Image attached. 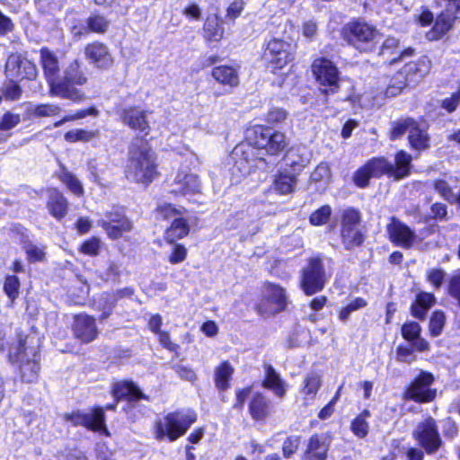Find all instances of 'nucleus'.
<instances>
[{
  "instance_id": "obj_1",
  "label": "nucleus",
  "mask_w": 460,
  "mask_h": 460,
  "mask_svg": "<svg viewBox=\"0 0 460 460\" xmlns=\"http://www.w3.org/2000/svg\"><path fill=\"white\" fill-rule=\"evenodd\" d=\"M39 52L49 94L76 103L84 101L86 96L81 88L88 84L89 77L82 61L79 58L72 59L60 73L58 58L52 50L42 47Z\"/></svg>"
},
{
  "instance_id": "obj_2",
  "label": "nucleus",
  "mask_w": 460,
  "mask_h": 460,
  "mask_svg": "<svg viewBox=\"0 0 460 460\" xmlns=\"http://www.w3.org/2000/svg\"><path fill=\"white\" fill-rule=\"evenodd\" d=\"M125 175L146 188L160 176L157 156L148 140L129 145Z\"/></svg>"
},
{
  "instance_id": "obj_3",
  "label": "nucleus",
  "mask_w": 460,
  "mask_h": 460,
  "mask_svg": "<svg viewBox=\"0 0 460 460\" xmlns=\"http://www.w3.org/2000/svg\"><path fill=\"white\" fill-rule=\"evenodd\" d=\"M198 418L197 411L190 407L177 408L165 412L154 421L153 438L159 442H175L185 436Z\"/></svg>"
},
{
  "instance_id": "obj_4",
  "label": "nucleus",
  "mask_w": 460,
  "mask_h": 460,
  "mask_svg": "<svg viewBox=\"0 0 460 460\" xmlns=\"http://www.w3.org/2000/svg\"><path fill=\"white\" fill-rule=\"evenodd\" d=\"M245 140L258 151H263V156L267 159L287 155L289 151V139L287 135L263 124H254L247 128Z\"/></svg>"
},
{
  "instance_id": "obj_5",
  "label": "nucleus",
  "mask_w": 460,
  "mask_h": 460,
  "mask_svg": "<svg viewBox=\"0 0 460 460\" xmlns=\"http://www.w3.org/2000/svg\"><path fill=\"white\" fill-rule=\"evenodd\" d=\"M378 29L362 18H352L340 30L341 39L361 54L375 52Z\"/></svg>"
},
{
  "instance_id": "obj_6",
  "label": "nucleus",
  "mask_w": 460,
  "mask_h": 460,
  "mask_svg": "<svg viewBox=\"0 0 460 460\" xmlns=\"http://www.w3.org/2000/svg\"><path fill=\"white\" fill-rule=\"evenodd\" d=\"M296 45L280 38L273 37L264 45L261 58L266 70L278 74L296 60Z\"/></svg>"
},
{
  "instance_id": "obj_7",
  "label": "nucleus",
  "mask_w": 460,
  "mask_h": 460,
  "mask_svg": "<svg viewBox=\"0 0 460 460\" xmlns=\"http://www.w3.org/2000/svg\"><path fill=\"white\" fill-rule=\"evenodd\" d=\"M328 279L323 255L316 253L308 257L300 269L298 288L304 295L312 296L324 289Z\"/></svg>"
},
{
  "instance_id": "obj_8",
  "label": "nucleus",
  "mask_w": 460,
  "mask_h": 460,
  "mask_svg": "<svg viewBox=\"0 0 460 460\" xmlns=\"http://www.w3.org/2000/svg\"><path fill=\"white\" fill-rule=\"evenodd\" d=\"M314 82L319 86L320 94L327 102L331 95L341 90V73L337 65L326 57L315 58L310 66Z\"/></svg>"
},
{
  "instance_id": "obj_9",
  "label": "nucleus",
  "mask_w": 460,
  "mask_h": 460,
  "mask_svg": "<svg viewBox=\"0 0 460 460\" xmlns=\"http://www.w3.org/2000/svg\"><path fill=\"white\" fill-rule=\"evenodd\" d=\"M233 159V172L247 176L256 170L267 171L270 167L268 159L259 155L255 146L244 139L237 144L231 152Z\"/></svg>"
},
{
  "instance_id": "obj_10",
  "label": "nucleus",
  "mask_w": 460,
  "mask_h": 460,
  "mask_svg": "<svg viewBox=\"0 0 460 460\" xmlns=\"http://www.w3.org/2000/svg\"><path fill=\"white\" fill-rule=\"evenodd\" d=\"M262 290L264 295L253 305V310L259 316L267 318L287 310L288 297L284 287L267 280L262 283Z\"/></svg>"
},
{
  "instance_id": "obj_11",
  "label": "nucleus",
  "mask_w": 460,
  "mask_h": 460,
  "mask_svg": "<svg viewBox=\"0 0 460 460\" xmlns=\"http://www.w3.org/2000/svg\"><path fill=\"white\" fill-rule=\"evenodd\" d=\"M434 383L435 376L431 372L420 370L405 385L402 396L405 401L419 404L430 403L436 400L438 395L437 389L433 387Z\"/></svg>"
},
{
  "instance_id": "obj_12",
  "label": "nucleus",
  "mask_w": 460,
  "mask_h": 460,
  "mask_svg": "<svg viewBox=\"0 0 460 460\" xmlns=\"http://www.w3.org/2000/svg\"><path fill=\"white\" fill-rule=\"evenodd\" d=\"M62 420L73 427H83L89 431L110 435L106 425V414H103L101 405H93L89 412H84L80 409H73L62 415Z\"/></svg>"
},
{
  "instance_id": "obj_13",
  "label": "nucleus",
  "mask_w": 460,
  "mask_h": 460,
  "mask_svg": "<svg viewBox=\"0 0 460 460\" xmlns=\"http://www.w3.org/2000/svg\"><path fill=\"white\" fill-rule=\"evenodd\" d=\"M116 113L121 124L136 134L138 142L148 140L147 137L152 131L148 111L139 105H128L119 108Z\"/></svg>"
},
{
  "instance_id": "obj_14",
  "label": "nucleus",
  "mask_w": 460,
  "mask_h": 460,
  "mask_svg": "<svg viewBox=\"0 0 460 460\" xmlns=\"http://www.w3.org/2000/svg\"><path fill=\"white\" fill-rule=\"evenodd\" d=\"M412 438L428 456H432L444 447L436 420L429 416L419 422L412 431Z\"/></svg>"
},
{
  "instance_id": "obj_15",
  "label": "nucleus",
  "mask_w": 460,
  "mask_h": 460,
  "mask_svg": "<svg viewBox=\"0 0 460 460\" xmlns=\"http://www.w3.org/2000/svg\"><path fill=\"white\" fill-rule=\"evenodd\" d=\"M110 394L116 402H124L122 411L129 413L140 401H150V396L145 394L132 379H119L112 383Z\"/></svg>"
},
{
  "instance_id": "obj_16",
  "label": "nucleus",
  "mask_w": 460,
  "mask_h": 460,
  "mask_svg": "<svg viewBox=\"0 0 460 460\" xmlns=\"http://www.w3.org/2000/svg\"><path fill=\"white\" fill-rule=\"evenodd\" d=\"M98 226L112 241L119 240L125 233L133 229V222L128 217L122 207H113L106 211L103 217L98 221Z\"/></svg>"
},
{
  "instance_id": "obj_17",
  "label": "nucleus",
  "mask_w": 460,
  "mask_h": 460,
  "mask_svg": "<svg viewBox=\"0 0 460 460\" xmlns=\"http://www.w3.org/2000/svg\"><path fill=\"white\" fill-rule=\"evenodd\" d=\"M84 58L98 70L107 71L114 66V57L109 46L99 40H92L84 47Z\"/></svg>"
},
{
  "instance_id": "obj_18",
  "label": "nucleus",
  "mask_w": 460,
  "mask_h": 460,
  "mask_svg": "<svg viewBox=\"0 0 460 460\" xmlns=\"http://www.w3.org/2000/svg\"><path fill=\"white\" fill-rule=\"evenodd\" d=\"M375 51L382 64L386 66L394 65L414 54V49L411 47L400 49V40L394 36H387Z\"/></svg>"
},
{
  "instance_id": "obj_19",
  "label": "nucleus",
  "mask_w": 460,
  "mask_h": 460,
  "mask_svg": "<svg viewBox=\"0 0 460 460\" xmlns=\"http://www.w3.org/2000/svg\"><path fill=\"white\" fill-rule=\"evenodd\" d=\"M386 233L390 242L395 246L410 249L416 243L415 232L395 217H390V222L386 225Z\"/></svg>"
},
{
  "instance_id": "obj_20",
  "label": "nucleus",
  "mask_w": 460,
  "mask_h": 460,
  "mask_svg": "<svg viewBox=\"0 0 460 460\" xmlns=\"http://www.w3.org/2000/svg\"><path fill=\"white\" fill-rule=\"evenodd\" d=\"M248 413L251 419L259 423H265L274 413V403L261 391L252 394L247 402Z\"/></svg>"
},
{
  "instance_id": "obj_21",
  "label": "nucleus",
  "mask_w": 460,
  "mask_h": 460,
  "mask_svg": "<svg viewBox=\"0 0 460 460\" xmlns=\"http://www.w3.org/2000/svg\"><path fill=\"white\" fill-rule=\"evenodd\" d=\"M72 332L74 337L83 343L92 342L99 334L95 318L86 313L74 315Z\"/></svg>"
},
{
  "instance_id": "obj_22",
  "label": "nucleus",
  "mask_w": 460,
  "mask_h": 460,
  "mask_svg": "<svg viewBox=\"0 0 460 460\" xmlns=\"http://www.w3.org/2000/svg\"><path fill=\"white\" fill-rule=\"evenodd\" d=\"M331 442L323 434L314 433L307 439L301 460H327Z\"/></svg>"
},
{
  "instance_id": "obj_23",
  "label": "nucleus",
  "mask_w": 460,
  "mask_h": 460,
  "mask_svg": "<svg viewBox=\"0 0 460 460\" xmlns=\"http://www.w3.org/2000/svg\"><path fill=\"white\" fill-rule=\"evenodd\" d=\"M48 198L46 208L49 216L57 221H62L68 214L69 201L65 194L58 188H49L47 190Z\"/></svg>"
},
{
  "instance_id": "obj_24",
  "label": "nucleus",
  "mask_w": 460,
  "mask_h": 460,
  "mask_svg": "<svg viewBox=\"0 0 460 460\" xmlns=\"http://www.w3.org/2000/svg\"><path fill=\"white\" fill-rule=\"evenodd\" d=\"M201 36L207 45L217 44L225 38L221 17L217 13L207 15L201 28Z\"/></svg>"
},
{
  "instance_id": "obj_25",
  "label": "nucleus",
  "mask_w": 460,
  "mask_h": 460,
  "mask_svg": "<svg viewBox=\"0 0 460 460\" xmlns=\"http://www.w3.org/2000/svg\"><path fill=\"white\" fill-rule=\"evenodd\" d=\"M212 78L221 86L230 90L240 84V73L238 65H218L211 69Z\"/></svg>"
},
{
  "instance_id": "obj_26",
  "label": "nucleus",
  "mask_w": 460,
  "mask_h": 460,
  "mask_svg": "<svg viewBox=\"0 0 460 460\" xmlns=\"http://www.w3.org/2000/svg\"><path fill=\"white\" fill-rule=\"evenodd\" d=\"M421 325L415 321H407L401 326V335L404 341L413 344L418 352L428 351L430 349L429 343L421 337Z\"/></svg>"
},
{
  "instance_id": "obj_27",
  "label": "nucleus",
  "mask_w": 460,
  "mask_h": 460,
  "mask_svg": "<svg viewBox=\"0 0 460 460\" xmlns=\"http://www.w3.org/2000/svg\"><path fill=\"white\" fill-rule=\"evenodd\" d=\"M263 368L264 376L261 380V385L264 389L273 392L278 398L282 399L288 391L287 383L281 378L280 375L272 365L265 364Z\"/></svg>"
},
{
  "instance_id": "obj_28",
  "label": "nucleus",
  "mask_w": 460,
  "mask_h": 460,
  "mask_svg": "<svg viewBox=\"0 0 460 460\" xmlns=\"http://www.w3.org/2000/svg\"><path fill=\"white\" fill-rule=\"evenodd\" d=\"M418 71L417 64L414 62L407 63L402 68L398 70L391 78L387 86V92L392 95L399 94L413 81L411 75Z\"/></svg>"
},
{
  "instance_id": "obj_29",
  "label": "nucleus",
  "mask_w": 460,
  "mask_h": 460,
  "mask_svg": "<svg viewBox=\"0 0 460 460\" xmlns=\"http://www.w3.org/2000/svg\"><path fill=\"white\" fill-rule=\"evenodd\" d=\"M459 16L449 13L446 8L438 14L435 22L429 31L428 38L430 40H438L442 39L453 27Z\"/></svg>"
},
{
  "instance_id": "obj_30",
  "label": "nucleus",
  "mask_w": 460,
  "mask_h": 460,
  "mask_svg": "<svg viewBox=\"0 0 460 460\" xmlns=\"http://www.w3.org/2000/svg\"><path fill=\"white\" fill-rule=\"evenodd\" d=\"M436 297L434 294L420 291L411 304L410 313L414 318L424 321L428 311L435 305Z\"/></svg>"
},
{
  "instance_id": "obj_31",
  "label": "nucleus",
  "mask_w": 460,
  "mask_h": 460,
  "mask_svg": "<svg viewBox=\"0 0 460 460\" xmlns=\"http://www.w3.org/2000/svg\"><path fill=\"white\" fill-rule=\"evenodd\" d=\"M22 66L24 68V75L22 76V78H25L27 80H34L38 74L36 65L29 60L24 61V58L17 52L11 53L8 56L4 66L5 75L8 76V71L10 67L13 70L18 71L21 69Z\"/></svg>"
},
{
  "instance_id": "obj_32",
  "label": "nucleus",
  "mask_w": 460,
  "mask_h": 460,
  "mask_svg": "<svg viewBox=\"0 0 460 460\" xmlns=\"http://www.w3.org/2000/svg\"><path fill=\"white\" fill-rule=\"evenodd\" d=\"M411 155L405 150H399L394 155V164L390 162L391 175L395 181L408 177L411 173Z\"/></svg>"
},
{
  "instance_id": "obj_33",
  "label": "nucleus",
  "mask_w": 460,
  "mask_h": 460,
  "mask_svg": "<svg viewBox=\"0 0 460 460\" xmlns=\"http://www.w3.org/2000/svg\"><path fill=\"white\" fill-rule=\"evenodd\" d=\"M85 22L84 28H80L74 32L75 38H81L89 33L104 34L109 28V21L100 13H92L86 18Z\"/></svg>"
},
{
  "instance_id": "obj_34",
  "label": "nucleus",
  "mask_w": 460,
  "mask_h": 460,
  "mask_svg": "<svg viewBox=\"0 0 460 460\" xmlns=\"http://www.w3.org/2000/svg\"><path fill=\"white\" fill-rule=\"evenodd\" d=\"M190 228L189 222L182 217H175L165 229L164 239L167 243H174L178 240L183 239L190 234Z\"/></svg>"
},
{
  "instance_id": "obj_35",
  "label": "nucleus",
  "mask_w": 460,
  "mask_h": 460,
  "mask_svg": "<svg viewBox=\"0 0 460 460\" xmlns=\"http://www.w3.org/2000/svg\"><path fill=\"white\" fill-rule=\"evenodd\" d=\"M234 368L228 360L221 361L215 368L214 383L218 392L223 393L231 386Z\"/></svg>"
},
{
  "instance_id": "obj_36",
  "label": "nucleus",
  "mask_w": 460,
  "mask_h": 460,
  "mask_svg": "<svg viewBox=\"0 0 460 460\" xmlns=\"http://www.w3.org/2000/svg\"><path fill=\"white\" fill-rule=\"evenodd\" d=\"M340 237L348 251L362 246L366 240V234L358 227H340Z\"/></svg>"
},
{
  "instance_id": "obj_37",
  "label": "nucleus",
  "mask_w": 460,
  "mask_h": 460,
  "mask_svg": "<svg viewBox=\"0 0 460 460\" xmlns=\"http://www.w3.org/2000/svg\"><path fill=\"white\" fill-rule=\"evenodd\" d=\"M40 369V356L38 354H34L32 359L20 360L18 371L21 381L23 383H33L37 381Z\"/></svg>"
},
{
  "instance_id": "obj_38",
  "label": "nucleus",
  "mask_w": 460,
  "mask_h": 460,
  "mask_svg": "<svg viewBox=\"0 0 460 460\" xmlns=\"http://www.w3.org/2000/svg\"><path fill=\"white\" fill-rule=\"evenodd\" d=\"M22 122L19 113L7 111L0 117V145L6 143L13 136L12 130Z\"/></svg>"
},
{
  "instance_id": "obj_39",
  "label": "nucleus",
  "mask_w": 460,
  "mask_h": 460,
  "mask_svg": "<svg viewBox=\"0 0 460 460\" xmlns=\"http://www.w3.org/2000/svg\"><path fill=\"white\" fill-rule=\"evenodd\" d=\"M370 416V411L364 409L351 420L349 429L356 438L363 439L367 437L370 428L367 420Z\"/></svg>"
},
{
  "instance_id": "obj_40",
  "label": "nucleus",
  "mask_w": 460,
  "mask_h": 460,
  "mask_svg": "<svg viewBox=\"0 0 460 460\" xmlns=\"http://www.w3.org/2000/svg\"><path fill=\"white\" fill-rule=\"evenodd\" d=\"M368 171L375 179H380L383 176L392 178L390 161L385 156H374L365 162Z\"/></svg>"
},
{
  "instance_id": "obj_41",
  "label": "nucleus",
  "mask_w": 460,
  "mask_h": 460,
  "mask_svg": "<svg viewBox=\"0 0 460 460\" xmlns=\"http://www.w3.org/2000/svg\"><path fill=\"white\" fill-rule=\"evenodd\" d=\"M117 306L113 294L110 291H104L100 294L98 303H93V308L95 311L101 312L99 315V321L102 322L108 319L114 312Z\"/></svg>"
},
{
  "instance_id": "obj_42",
  "label": "nucleus",
  "mask_w": 460,
  "mask_h": 460,
  "mask_svg": "<svg viewBox=\"0 0 460 460\" xmlns=\"http://www.w3.org/2000/svg\"><path fill=\"white\" fill-rule=\"evenodd\" d=\"M429 134L420 128L419 122H416V126H413L409 132L408 141L410 146L417 151H422L429 149L430 146Z\"/></svg>"
},
{
  "instance_id": "obj_43",
  "label": "nucleus",
  "mask_w": 460,
  "mask_h": 460,
  "mask_svg": "<svg viewBox=\"0 0 460 460\" xmlns=\"http://www.w3.org/2000/svg\"><path fill=\"white\" fill-rule=\"evenodd\" d=\"M58 180L66 187V189L76 197H82L84 194V187L77 177L69 172L65 166L57 174Z\"/></svg>"
},
{
  "instance_id": "obj_44",
  "label": "nucleus",
  "mask_w": 460,
  "mask_h": 460,
  "mask_svg": "<svg viewBox=\"0 0 460 460\" xmlns=\"http://www.w3.org/2000/svg\"><path fill=\"white\" fill-rule=\"evenodd\" d=\"M417 120L412 117L400 118L391 122V128L388 132V137L391 141L401 138L407 130L411 131L413 126H416Z\"/></svg>"
},
{
  "instance_id": "obj_45",
  "label": "nucleus",
  "mask_w": 460,
  "mask_h": 460,
  "mask_svg": "<svg viewBox=\"0 0 460 460\" xmlns=\"http://www.w3.org/2000/svg\"><path fill=\"white\" fill-rule=\"evenodd\" d=\"M322 385L321 376L316 372L308 373L303 381L301 394L305 399H314Z\"/></svg>"
},
{
  "instance_id": "obj_46",
  "label": "nucleus",
  "mask_w": 460,
  "mask_h": 460,
  "mask_svg": "<svg viewBox=\"0 0 460 460\" xmlns=\"http://www.w3.org/2000/svg\"><path fill=\"white\" fill-rule=\"evenodd\" d=\"M297 179L294 174L279 172L273 181L275 190L280 195H287L294 191Z\"/></svg>"
},
{
  "instance_id": "obj_47",
  "label": "nucleus",
  "mask_w": 460,
  "mask_h": 460,
  "mask_svg": "<svg viewBox=\"0 0 460 460\" xmlns=\"http://www.w3.org/2000/svg\"><path fill=\"white\" fill-rule=\"evenodd\" d=\"M362 223V213L359 208L352 206L346 207L341 212L340 227H358Z\"/></svg>"
},
{
  "instance_id": "obj_48",
  "label": "nucleus",
  "mask_w": 460,
  "mask_h": 460,
  "mask_svg": "<svg viewBox=\"0 0 460 460\" xmlns=\"http://www.w3.org/2000/svg\"><path fill=\"white\" fill-rule=\"evenodd\" d=\"M99 130H87L84 128H75L64 134V139L67 143L89 142L99 137Z\"/></svg>"
},
{
  "instance_id": "obj_49",
  "label": "nucleus",
  "mask_w": 460,
  "mask_h": 460,
  "mask_svg": "<svg viewBox=\"0 0 460 460\" xmlns=\"http://www.w3.org/2000/svg\"><path fill=\"white\" fill-rule=\"evenodd\" d=\"M21 288L20 279L14 275H6L3 283L4 293L8 297L10 305H13L19 297Z\"/></svg>"
},
{
  "instance_id": "obj_50",
  "label": "nucleus",
  "mask_w": 460,
  "mask_h": 460,
  "mask_svg": "<svg viewBox=\"0 0 460 460\" xmlns=\"http://www.w3.org/2000/svg\"><path fill=\"white\" fill-rule=\"evenodd\" d=\"M185 208H177L172 203L164 202L155 207L154 213L155 218L159 220H169L175 216H181L186 213Z\"/></svg>"
},
{
  "instance_id": "obj_51",
  "label": "nucleus",
  "mask_w": 460,
  "mask_h": 460,
  "mask_svg": "<svg viewBox=\"0 0 460 460\" xmlns=\"http://www.w3.org/2000/svg\"><path fill=\"white\" fill-rule=\"evenodd\" d=\"M1 93L6 102H16L22 98L23 90L18 81L6 79L1 88Z\"/></svg>"
},
{
  "instance_id": "obj_52",
  "label": "nucleus",
  "mask_w": 460,
  "mask_h": 460,
  "mask_svg": "<svg viewBox=\"0 0 460 460\" xmlns=\"http://www.w3.org/2000/svg\"><path fill=\"white\" fill-rule=\"evenodd\" d=\"M288 113L284 108L272 106L264 114L263 120L266 122L265 125L274 128L283 124L288 119Z\"/></svg>"
},
{
  "instance_id": "obj_53",
  "label": "nucleus",
  "mask_w": 460,
  "mask_h": 460,
  "mask_svg": "<svg viewBox=\"0 0 460 460\" xmlns=\"http://www.w3.org/2000/svg\"><path fill=\"white\" fill-rule=\"evenodd\" d=\"M332 214V208L329 204L322 205L309 215V224L313 226H324L329 222Z\"/></svg>"
},
{
  "instance_id": "obj_54",
  "label": "nucleus",
  "mask_w": 460,
  "mask_h": 460,
  "mask_svg": "<svg viewBox=\"0 0 460 460\" xmlns=\"http://www.w3.org/2000/svg\"><path fill=\"white\" fill-rule=\"evenodd\" d=\"M434 190L440 195L442 199L450 204L458 203V194L453 192V189L449 183L444 179H436L433 181Z\"/></svg>"
},
{
  "instance_id": "obj_55",
  "label": "nucleus",
  "mask_w": 460,
  "mask_h": 460,
  "mask_svg": "<svg viewBox=\"0 0 460 460\" xmlns=\"http://www.w3.org/2000/svg\"><path fill=\"white\" fill-rule=\"evenodd\" d=\"M446 324V315L441 310L432 312L429 321V333L431 337L441 334Z\"/></svg>"
},
{
  "instance_id": "obj_56",
  "label": "nucleus",
  "mask_w": 460,
  "mask_h": 460,
  "mask_svg": "<svg viewBox=\"0 0 460 460\" xmlns=\"http://www.w3.org/2000/svg\"><path fill=\"white\" fill-rule=\"evenodd\" d=\"M98 114L99 111L94 106H90L86 109L77 110L74 114L65 115L59 120L55 121L53 126L58 128L66 122L81 119L87 116H97Z\"/></svg>"
},
{
  "instance_id": "obj_57",
  "label": "nucleus",
  "mask_w": 460,
  "mask_h": 460,
  "mask_svg": "<svg viewBox=\"0 0 460 460\" xmlns=\"http://www.w3.org/2000/svg\"><path fill=\"white\" fill-rule=\"evenodd\" d=\"M367 305V301L365 298L361 296L355 297L340 310L338 314L339 320L343 323L346 322L352 312L364 308Z\"/></svg>"
},
{
  "instance_id": "obj_58",
  "label": "nucleus",
  "mask_w": 460,
  "mask_h": 460,
  "mask_svg": "<svg viewBox=\"0 0 460 460\" xmlns=\"http://www.w3.org/2000/svg\"><path fill=\"white\" fill-rule=\"evenodd\" d=\"M62 109L58 104L40 103L37 104L32 110V115L35 118L54 117L61 113Z\"/></svg>"
},
{
  "instance_id": "obj_59",
  "label": "nucleus",
  "mask_w": 460,
  "mask_h": 460,
  "mask_svg": "<svg viewBox=\"0 0 460 460\" xmlns=\"http://www.w3.org/2000/svg\"><path fill=\"white\" fill-rule=\"evenodd\" d=\"M301 444V437L298 435H291L287 437L281 447L282 456L284 458L292 457L299 448Z\"/></svg>"
},
{
  "instance_id": "obj_60",
  "label": "nucleus",
  "mask_w": 460,
  "mask_h": 460,
  "mask_svg": "<svg viewBox=\"0 0 460 460\" xmlns=\"http://www.w3.org/2000/svg\"><path fill=\"white\" fill-rule=\"evenodd\" d=\"M373 178L365 163L359 166L352 175V182L359 189L369 186L370 179Z\"/></svg>"
},
{
  "instance_id": "obj_61",
  "label": "nucleus",
  "mask_w": 460,
  "mask_h": 460,
  "mask_svg": "<svg viewBox=\"0 0 460 460\" xmlns=\"http://www.w3.org/2000/svg\"><path fill=\"white\" fill-rule=\"evenodd\" d=\"M460 104V81L457 84L456 90L450 94V96L441 100L439 106L447 113H454Z\"/></svg>"
},
{
  "instance_id": "obj_62",
  "label": "nucleus",
  "mask_w": 460,
  "mask_h": 460,
  "mask_svg": "<svg viewBox=\"0 0 460 460\" xmlns=\"http://www.w3.org/2000/svg\"><path fill=\"white\" fill-rule=\"evenodd\" d=\"M100 249H101L100 239L96 236H92V237L84 240L81 243L80 247L78 248V251L82 254L94 257L99 254Z\"/></svg>"
},
{
  "instance_id": "obj_63",
  "label": "nucleus",
  "mask_w": 460,
  "mask_h": 460,
  "mask_svg": "<svg viewBox=\"0 0 460 460\" xmlns=\"http://www.w3.org/2000/svg\"><path fill=\"white\" fill-rule=\"evenodd\" d=\"M155 335L157 337L158 343L162 348L174 353L176 356L179 355L180 345L171 340V334L168 331L162 330L155 333Z\"/></svg>"
},
{
  "instance_id": "obj_64",
  "label": "nucleus",
  "mask_w": 460,
  "mask_h": 460,
  "mask_svg": "<svg viewBox=\"0 0 460 460\" xmlns=\"http://www.w3.org/2000/svg\"><path fill=\"white\" fill-rule=\"evenodd\" d=\"M172 244L171 252L168 255V261L171 264H179L184 261L188 255V250L183 243L175 242Z\"/></svg>"
}]
</instances>
